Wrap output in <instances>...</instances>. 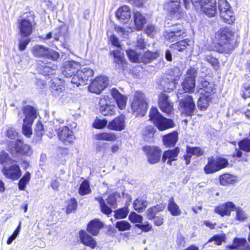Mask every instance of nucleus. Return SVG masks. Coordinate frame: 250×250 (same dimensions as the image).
<instances>
[{
    "label": "nucleus",
    "mask_w": 250,
    "mask_h": 250,
    "mask_svg": "<svg viewBox=\"0 0 250 250\" xmlns=\"http://www.w3.org/2000/svg\"><path fill=\"white\" fill-rule=\"evenodd\" d=\"M198 82L199 88L197 94L200 95L198 101V106L202 110H206L209 105L211 98V93L215 91L214 85L208 82L206 78L201 77Z\"/></svg>",
    "instance_id": "1"
},
{
    "label": "nucleus",
    "mask_w": 250,
    "mask_h": 250,
    "mask_svg": "<svg viewBox=\"0 0 250 250\" xmlns=\"http://www.w3.org/2000/svg\"><path fill=\"white\" fill-rule=\"evenodd\" d=\"M185 7L189 9L193 5L196 10L204 12L209 17L215 16L217 13L216 0H183Z\"/></svg>",
    "instance_id": "2"
},
{
    "label": "nucleus",
    "mask_w": 250,
    "mask_h": 250,
    "mask_svg": "<svg viewBox=\"0 0 250 250\" xmlns=\"http://www.w3.org/2000/svg\"><path fill=\"white\" fill-rule=\"evenodd\" d=\"M233 33L229 28H223L215 34L218 43V51L221 53H229L233 48Z\"/></svg>",
    "instance_id": "3"
},
{
    "label": "nucleus",
    "mask_w": 250,
    "mask_h": 250,
    "mask_svg": "<svg viewBox=\"0 0 250 250\" xmlns=\"http://www.w3.org/2000/svg\"><path fill=\"white\" fill-rule=\"evenodd\" d=\"M150 120L161 131L174 126L173 121L163 117L156 107H152L149 113Z\"/></svg>",
    "instance_id": "4"
},
{
    "label": "nucleus",
    "mask_w": 250,
    "mask_h": 250,
    "mask_svg": "<svg viewBox=\"0 0 250 250\" xmlns=\"http://www.w3.org/2000/svg\"><path fill=\"white\" fill-rule=\"evenodd\" d=\"M133 21L135 25L134 27H129L127 29L123 28L119 26H115V31L125 38L128 36V33L133 31L134 29L140 31L141 30L146 23V19L144 16L140 12L136 11L133 13Z\"/></svg>",
    "instance_id": "5"
},
{
    "label": "nucleus",
    "mask_w": 250,
    "mask_h": 250,
    "mask_svg": "<svg viewBox=\"0 0 250 250\" xmlns=\"http://www.w3.org/2000/svg\"><path fill=\"white\" fill-rule=\"evenodd\" d=\"M131 109L133 114L138 116H144L147 109V103L145 96L140 91L135 92L131 104Z\"/></svg>",
    "instance_id": "6"
},
{
    "label": "nucleus",
    "mask_w": 250,
    "mask_h": 250,
    "mask_svg": "<svg viewBox=\"0 0 250 250\" xmlns=\"http://www.w3.org/2000/svg\"><path fill=\"white\" fill-rule=\"evenodd\" d=\"M24 118L22 125V133L28 138L32 135V125L36 118V110L33 107L27 105L23 108Z\"/></svg>",
    "instance_id": "7"
},
{
    "label": "nucleus",
    "mask_w": 250,
    "mask_h": 250,
    "mask_svg": "<svg viewBox=\"0 0 250 250\" xmlns=\"http://www.w3.org/2000/svg\"><path fill=\"white\" fill-rule=\"evenodd\" d=\"M35 25L33 16L31 15L25 17H21L18 19L17 22L20 35L22 38L28 37L32 34Z\"/></svg>",
    "instance_id": "8"
},
{
    "label": "nucleus",
    "mask_w": 250,
    "mask_h": 250,
    "mask_svg": "<svg viewBox=\"0 0 250 250\" xmlns=\"http://www.w3.org/2000/svg\"><path fill=\"white\" fill-rule=\"evenodd\" d=\"M8 147L10 153L15 157L20 155L30 156L33 153V150L30 146L24 144L21 139H18L16 142H10Z\"/></svg>",
    "instance_id": "9"
},
{
    "label": "nucleus",
    "mask_w": 250,
    "mask_h": 250,
    "mask_svg": "<svg viewBox=\"0 0 250 250\" xmlns=\"http://www.w3.org/2000/svg\"><path fill=\"white\" fill-rule=\"evenodd\" d=\"M196 71L194 69L188 70L184 82L182 83V89H179L177 92L178 99L180 95L186 92H193L195 89V77Z\"/></svg>",
    "instance_id": "10"
},
{
    "label": "nucleus",
    "mask_w": 250,
    "mask_h": 250,
    "mask_svg": "<svg viewBox=\"0 0 250 250\" xmlns=\"http://www.w3.org/2000/svg\"><path fill=\"white\" fill-rule=\"evenodd\" d=\"M33 55L37 57H42L57 61L60 57V53L54 50L45 47L44 45H36L32 48Z\"/></svg>",
    "instance_id": "11"
},
{
    "label": "nucleus",
    "mask_w": 250,
    "mask_h": 250,
    "mask_svg": "<svg viewBox=\"0 0 250 250\" xmlns=\"http://www.w3.org/2000/svg\"><path fill=\"white\" fill-rule=\"evenodd\" d=\"M94 72L89 67L82 68L80 71L76 73L71 77V83L76 87L80 85H85L90 77L93 75Z\"/></svg>",
    "instance_id": "12"
},
{
    "label": "nucleus",
    "mask_w": 250,
    "mask_h": 250,
    "mask_svg": "<svg viewBox=\"0 0 250 250\" xmlns=\"http://www.w3.org/2000/svg\"><path fill=\"white\" fill-rule=\"evenodd\" d=\"M228 164V162L225 158H209L208 163L204 167V171L207 174L212 173L226 167Z\"/></svg>",
    "instance_id": "13"
},
{
    "label": "nucleus",
    "mask_w": 250,
    "mask_h": 250,
    "mask_svg": "<svg viewBox=\"0 0 250 250\" xmlns=\"http://www.w3.org/2000/svg\"><path fill=\"white\" fill-rule=\"evenodd\" d=\"M111 100L108 95H104L99 99V110L104 116H112L116 113V107L114 104H111Z\"/></svg>",
    "instance_id": "14"
},
{
    "label": "nucleus",
    "mask_w": 250,
    "mask_h": 250,
    "mask_svg": "<svg viewBox=\"0 0 250 250\" xmlns=\"http://www.w3.org/2000/svg\"><path fill=\"white\" fill-rule=\"evenodd\" d=\"M182 74L179 68L175 67L170 68L168 71L167 79L170 82L165 85V89L170 92L175 88L176 82L178 81Z\"/></svg>",
    "instance_id": "15"
},
{
    "label": "nucleus",
    "mask_w": 250,
    "mask_h": 250,
    "mask_svg": "<svg viewBox=\"0 0 250 250\" xmlns=\"http://www.w3.org/2000/svg\"><path fill=\"white\" fill-rule=\"evenodd\" d=\"M186 96L185 99L183 100L180 98L179 99L180 103L179 109L183 114L187 116H190L193 112L195 105L191 96L187 94L184 96ZM180 97H182L181 95H180Z\"/></svg>",
    "instance_id": "16"
},
{
    "label": "nucleus",
    "mask_w": 250,
    "mask_h": 250,
    "mask_svg": "<svg viewBox=\"0 0 250 250\" xmlns=\"http://www.w3.org/2000/svg\"><path fill=\"white\" fill-rule=\"evenodd\" d=\"M108 84L107 77L100 76L96 77L88 86L89 90L96 94H100Z\"/></svg>",
    "instance_id": "17"
},
{
    "label": "nucleus",
    "mask_w": 250,
    "mask_h": 250,
    "mask_svg": "<svg viewBox=\"0 0 250 250\" xmlns=\"http://www.w3.org/2000/svg\"><path fill=\"white\" fill-rule=\"evenodd\" d=\"M9 165L3 166L2 171L4 175L6 178L13 180L18 179L21 175V171L19 166L14 162Z\"/></svg>",
    "instance_id": "18"
},
{
    "label": "nucleus",
    "mask_w": 250,
    "mask_h": 250,
    "mask_svg": "<svg viewBox=\"0 0 250 250\" xmlns=\"http://www.w3.org/2000/svg\"><path fill=\"white\" fill-rule=\"evenodd\" d=\"M80 69L81 66L79 62L73 61H66L62 67V73L64 77L69 78L80 71Z\"/></svg>",
    "instance_id": "19"
},
{
    "label": "nucleus",
    "mask_w": 250,
    "mask_h": 250,
    "mask_svg": "<svg viewBox=\"0 0 250 250\" xmlns=\"http://www.w3.org/2000/svg\"><path fill=\"white\" fill-rule=\"evenodd\" d=\"M164 7L169 11L172 18L179 19L184 15V12L180 9V0H170L165 4Z\"/></svg>",
    "instance_id": "20"
},
{
    "label": "nucleus",
    "mask_w": 250,
    "mask_h": 250,
    "mask_svg": "<svg viewBox=\"0 0 250 250\" xmlns=\"http://www.w3.org/2000/svg\"><path fill=\"white\" fill-rule=\"evenodd\" d=\"M158 104L160 109L163 112L167 114H171L173 113V105L167 94L162 93L159 95Z\"/></svg>",
    "instance_id": "21"
},
{
    "label": "nucleus",
    "mask_w": 250,
    "mask_h": 250,
    "mask_svg": "<svg viewBox=\"0 0 250 250\" xmlns=\"http://www.w3.org/2000/svg\"><path fill=\"white\" fill-rule=\"evenodd\" d=\"M144 150L146 153L148 162L155 164L159 162L161 158V149L157 146H145Z\"/></svg>",
    "instance_id": "22"
},
{
    "label": "nucleus",
    "mask_w": 250,
    "mask_h": 250,
    "mask_svg": "<svg viewBox=\"0 0 250 250\" xmlns=\"http://www.w3.org/2000/svg\"><path fill=\"white\" fill-rule=\"evenodd\" d=\"M55 130L57 131L60 140L65 145L70 144L73 142L75 137L73 131L67 126H63L61 130L59 131L56 126Z\"/></svg>",
    "instance_id": "23"
},
{
    "label": "nucleus",
    "mask_w": 250,
    "mask_h": 250,
    "mask_svg": "<svg viewBox=\"0 0 250 250\" xmlns=\"http://www.w3.org/2000/svg\"><path fill=\"white\" fill-rule=\"evenodd\" d=\"M226 250H250V245L245 238L235 237L231 245L226 246Z\"/></svg>",
    "instance_id": "24"
},
{
    "label": "nucleus",
    "mask_w": 250,
    "mask_h": 250,
    "mask_svg": "<svg viewBox=\"0 0 250 250\" xmlns=\"http://www.w3.org/2000/svg\"><path fill=\"white\" fill-rule=\"evenodd\" d=\"M236 206L232 202H228L216 207L215 212L222 216H230L231 211L235 210Z\"/></svg>",
    "instance_id": "25"
},
{
    "label": "nucleus",
    "mask_w": 250,
    "mask_h": 250,
    "mask_svg": "<svg viewBox=\"0 0 250 250\" xmlns=\"http://www.w3.org/2000/svg\"><path fill=\"white\" fill-rule=\"evenodd\" d=\"M186 34V30L180 25L177 28L167 30L164 36L166 39L170 42H173L178 40V38Z\"/></svg>",
    "instance_id": "26"
},
{
    "label": "nucleus",
    "mask_w": 250,
    "mask_h": 250,
    "mask_svg": "<svg viewBox=\"0 0 250 250\" xmlns=\"http://www.w3.org/2000/svg\"><path fill=\"white\" fill-rule=\"evenodd\" d=\"M116 16L121 22L127 23L131 17V11L129 7L124 5L119 7L116 12Z\"/></svg>",
    "instance_id": "27"
},
{
    "label": "nucleus",
    "mask_w": 250,
    "mask_h": 250,
    "mask_svg": "<svg viewBox=\"0 0 250 250\" xmlns=\"http://www.w3.org/2000/svg\"><path fill=\"white\" fill-rule=\"evenodd\" d=\"M111 94L115 100L119 109L121 110L124 109L126 105L127 97L121 94L119 91L115 88H113L111 90Z\"/></svg>",
    "instance_id": "28"
},
{
    "label": "nucleus",
    "mask_w": 250,
    "mask_h": 250,
    "mask_svg": "<svg viewBox=\"0 0 250 250\" xmlns=\"http://www.w3.org/2000/svg\"><path fill=\"white\" fill-rule=\"evenodd\" d=\"M125 117L121 116L115 118L107 125V128L110 130L121 131L125 128Z\"/></svg>",
    "instance_id": "29"
},
{
    "label": "nucleus",
    "mask_w": 250,
    "mask_h": 250,
    "mask_svg": "<svg viewBox=\"0 0 250 250\" xmlns=\"http://www.w3.org/2000/svg\"><path fill=\"white\" fill-rule=\"evenodd\" d=\"M238 146L239 149H235L233 153V157H241L243 154L242 151L246 153L250 152V139L246 138L242 140L238 143Z\"/></svg>",
    "instance_id": "30"
},
{
    "label": "nucleus",
    "mask_w": 250,
    "mask_h": 250,
    "mask_svg": "<svg viewBox=\"0 0 250 250\" xmlns=\"http://www.w3.org/2000/svg\"><path fill=\"white\" fill-rule=\"evenodd\" d=\"M79 237L81 242L85 246L94 249L97 242L95 240L84 230H81L79 232Z\"/></svg>",
    "instance_id": "31"
},
{
    "label": "nucleus",
    "mask_w": 250,
    "mask_h": 250,
    "mask_svg": "<svg viewBox=\"0 0 250 250\" xmlns=\"http://www.w3.org/2000/svg\"><path fill=\"white\" fill-rule=\"evenodd\" d=\"M179 153V149L178 147L165 151L162 157L163 162H166L167 165H171L172 162L177 160Z\"/></svg>",
    "instance_id": "32"
},
{
    "label": "nucleus",
    "mask_w": 250,
    "mask_h": 250,
    "mask_svg": "<svg viewBox=\"0 0 250 250\" xmlns=\"http://www.w3.org/2000/svg\"><path fill=\"white\" fill-rule=\"evenodd\" d=\"M192 45V42L188 39L178 42L171 45L170 48L173 50L183 52L188 48H191Z\"/></svg>",
    "instance_id": "33"
},
{
    "label": "nucleus",
    "mask_w": 250,
    "mask_h": 250,
    "mask_svg": "<svg viewBox=\"0 0 250 250\" xmlns=\"http://www.w3.org/2000/svg\"><path fill=\"white\" fill-rule=\"evenodd\" d=\"M103 227V224L98 219H94L91 221L87 227V231L93 236H97L101 229Z\"/></svg>",
    "instance_id": "34"
},
{
    "label": "nucleus",
    "mask_w": 250,
    "mask_h": 250,
    "mask_svg": "<svg viewBox=\"0 0 250 250\" xmlns=\"http://www.w3.org/2000/svg\"><path fill=\"white\" fill-rule=\"evenodd\" d=\"M63 86L61 79L54 78L51 80V90L55 97H58L62 93Z\"/></svg>",
    "instance_id": "35"
},
{
    "label": "nucleus",
    "mask_w": 250,
    "mask_h": 250,
    "mask_svg": "<svg viewBox=\"0 0 250 250\" xmlns=\"http://www.w3.org/2000/svg\"><path fill=\"white\" fill-rule=\"evenodd\" d=\"M164 145L170 147L175 145L178 140V133L176 131L168 134L163 137V138Z\"/></svg>",
    "instance_id": "36"
},
{
    "label": "nucleus",
    "mask_w": 250,
    "mask_h": 250,
    "mask_svg": "<svg viewBox=\"0 0 250 250\" xmlns=\"http://www.w3.org/2000/svg\"><path fill=\"white\" fill-rule=\"evenodd\" d=\"M167 208L173 216H177L181 214V210L179 206L174 201V199L173 197L169 199Z\"/></svg>",
    "instance_id": "37"
},
{
    "label": "nucleus",
    "mask_w": 250,
    "mask_h": 250,
    "mask_svg": "<svg viewBox=\"0 0 250 250\" xmlns=\"http://www.w3.org/2000/svg\"><path fill=\"white\" fill-rule=\"evenodd\" d=\"M95 139L96 140L112 142L116 140L117 136L116 134L113 132H103L95 135Z\"/></svg>",
    "instance_id": "38"
},
{
    "label": "nucleus",
    "mask_w": 250,
    "mask_h": 250,
    "mask_svg": "<svg viewBox=\"0 0 250 250\" xmlns=\"http://www.w3.org/2000/svg\"><path fill=\"white\" fill-rule=\"evenodd\" d=\"M237 181V177L229 173L224 174L220 177V183L223 186L232 184Z\"/></svg>",
    "instance_id": "39"
},
{
    "label": "nucleus",
    "mask_w": 250,
    "mask_h": 250,
    "mask_svg": "<svg viewBox=\"0 0 250 250\" xmlns=\"http://www.w3.org/2000/svg\"><path fill=\"white\" fill-rule=\"evenodd\" d=\"M165 206L163 205H157L149 208L146 212L147 218L150 220L153 219L157 213L162 211L165 209Z\"/></svg>",
    "instance_id": "40"
},
{
    "label": "nucleus",
    "mask_w": 250,
    "mask_h": 250,
    "mask_svg": "<svg viewBox=\"0 0 250 250\" xmlns=\"http://www.w3.org/2000/svg\"><path fill=\"white\" fill-rule=\"evenodd\" d=\"M220 16L225 22L229 24L233 23L235 20L233 12L231 8L225 10V11H223V12L220 13Z\"/></svg>",
    "instance_id": "41"
},
{
    "label": "nucleus",
    "mask_w": 250,
    "mask_h": 250,
    "mask_svg": "<svg viewBox=\"0 0 250 250\" xmlns=\"http://www.w3.org/2000/svg\"><path fill=\"white\" fill-rule=\"evenodd\" d=\"M148 205L146 201L141 199H136L133 203V208L137 212L141 213L143 212Z\"/></svg>",
    "instance_id": "42"
},
{
    "label": "nucleus",
    "mask_w": 250,
    "mask_h": 250,
    "mask_svg": "<svg viewBox=\"0 0 250 250\" xmlns=\"http://www.w3.org/2000/svg\"><path fill=\"white\" fill-rule=\"evenodd\" d=\"M95 199L100 204L101 210L103 213L106 214L107 215H109L111 213V209L106 205L105 201L102 197H96Z\"/></svg>",
    "instance_id": "43"
},
{
    "label": "nucleus",
    "mask_w": 250,
    "mask_h": 250,
    "mask_svg": "<svg viewBox=\"0 0 250 250\" xmlns=\"http://www.w3.org/2000/svg\"><path fill=\"white\" fill-rule=\"evenodd\" d=\"M157 56L156 52H151L149 51L146 52L144 54L141 53L140 62H147L155 59Z\"/></svg>",
    "instance_id": "44"
},
{
    "label": "nucleus",
    "mask_w": 250,
    "mask_h": 250,
    "mask_svg": "<svg viewBox=\"0 0 250 250\" xmlns=\"http://www.w3.org/2000/svg\"><path fill=\"white\" fill-rule=\"evenodd\" d=\"M113 55L114 58V62L118 65H122L124 67V64L125 62L123 56V54L119 50H115L113 51Z\"/></svg>",
    "instance_id": "45"
},
{
    "label": "nucleus",
    "mask_w": 250,
    "mask_h": 250,
    "mask_svg": "<svg viewBox=\"0 0 250 250\" xmlns=\"http://www.w3.org/2000/svg\"><path fill=\"white\" fill-rule=\"evenodd\" d=\"M43 125L40 122L36 124V127L35 129L34 139L36 142H39L42 140V136L43 135Z\"/></svg>",
    "instance_id": "46"
},
{
    "label": "nucleus",
    "mask_w": 250,
    "mask_h": 250,
    "mask_svg": "<svg viewBox=\"0 0 250 250\" xmlns=\"http://www.w3.org/2000/svg\"><path fill=\"white\" fill-rule=\"evenodd\" d=\"M129 209L126 207L118 209L115 211L114 217L116 219L125 218L128 215Z\"/></svg>",
    "instance_id": "47"
},
{
    "label": "nucleus",
    "mask_w": 250,
    "mask_h": 250,
    "mask_svg": "<svg viewBox=\"0 0 250 250\" xmlns=\"http://www.w3.org/2000/svg\"><path fill=\"white\" fill-rule=\"evenodd\" d=\"M91 189L89 187V182L87 181H83L80 185L79 193L82 196H84L90 193Z\"/></svg>",
    "instance_id": "48"
},
{
    "label": "nucleus",
    "mask_w": 250,
    "mask_h": 250,
    "mask_svg": "<svg viewBox=\"0 0 250 250\" xmlns=\"http://www.w3.org/2000/svg\"><path fill=\"white\" fill-rule=\"evenodd\" d=\"M127 56L132 62H140L141 53L136 52L132 49H129L126 51Z\"/></svg>",
    "instance_id": "49"
},
{
    "label": "nucleus",
    "mask_w": 250,
    "mask_h": 250,
    "mask_svg": "<svg viewBox=\"0 0 250 250\" xmlns=\"http://www.w3.org/2000/svg\"><path fill=\"white\" fill-rule=\"evenodd\" d=\"M115 227L119 231H121L128 230L131 228L130 223L124 220L117 222Z\"/></svg>",
    "instance_id": "50"
},
{
    "label": "nucleus",
    "mask_w": 250,
    "mask_h": 250,
    "mask_svg": "<svg viewBox=\"0 0 250 250\" xmlns=\"http://www.w3.org/2000/svg\"><path fill=\"white\" fill-rule=\"evenodd\" d=\"M236 211V219L239 221H244L248 218V215L244 210L241 208H237L235 209Z\"/></svg>",
    "instance_id": "51"
},
{
    "label": "nucleus",
    "mask_w": 250,
    "mask_h": 250,
    "mask_svg": "<svg viewBox=\"0 0 250 250\" xmlns=\"http://www.w3.org/2000/svg\"><path fill=\"white\" fill-rule=\"evenodd\" d=\"M14 162L13 161L11 160L8 154L4 151H2L0 155V163L2 164L3 166L4 165L8 166L9 165L12 164Z\"/></svg>",
    "instance_id": "52"
},
{
    "label": "nucleus",
    "mask_w": 250,
    "mask_h": 250,
    "mask_svg": "<svg viewBox=\"0 0 250 250\" xmlns=\"http://www.w3.org/2000/svg\"><path fill=\"white\" fill-rule=\"evenodd\" d=\"M57 69V65L50 66V64L46 65L43 67V74L45 75H52L56 73V71Z\"/></svg>",
    "instance_id": "53"
},
{
    "label": "nucleus",
    "mask_w": 250,
    "mask_h": 250,
    "mask_svg": "<svg viewBox=\"0 0 250 250\" xmlns=\"http://www.w3.org/2000/svg\"><path fill=\"white\" fill-rule=\"evenodd\" d=\"M128 219L133 223H141L143 221V217L135 212H131L130 213Z\"/></svg>",
    "instance_id": "54"
},
{
    "label": "nucleus",
    "mask_w": 250,
    "mask_h": 250,
    "mask_svg": "<svg viewBox=\"0 0 250 250\" xmlns=\"http://www.w3.org/2000/svg\"><path fill=\"white\" fill-rule=\"evenodd\" d=\"M187 151L188 153H191L192 155L196 156H200L203 154V151L199 147H188Z\"/></svg>",
    "instance_id": "55"
},
{
    "label": "nucleus",
    "mask_w": 250,
    "mask_h": 250,
    "mask_svg": "<svg viewBox=\"0 0 250 250\" xmlns=\"http://www.w3.org/2000/svg\"><path fill=\"white\" fill-rule=\"evenodd\" d=\"M77 207V202L75 198H71L68 201V205L66 208V213H70L73 210L76 209Z\"/></svg>",
    "instance_id": "56"
},
{
    "label": "nucleus",
    "mask_w": 250,
    "mask_h": 250,
    "mask_svg": "<svg viewBox=\"0 0 250 250\" xmlns=\"http://www.w3.org/2000/svg\"><path fill=\"white\" fill-rule=\"evenodd\" d=\"M225 238L223 235H215L210 238L208 243L215 241V244L217 245H221L222 242H225Z\"/></svg>",
    "instance_id": "57"
},
{
    "label": "nucleus",
    "mask_w": 250,
    "mask_h": 250,
    "mask_svg": "<svg viewBox=\"0 0 250 250\" xmlns=\"http://www.w3.org/2000/svg\"><path fill=\"white\" fill-rule=\"evenodd\" d=\"M107 124V121L105 119L96 120L93 124V126L95 128L100 129L105 127Z\"/></svg>",
    "instance_id": "58"
},
{
    "label": "nucleus",
    "mask_w": 250,
    "mask_h": 250,
    "mask_svg": "<svg viewBox=\"0 0 250 250\" xmlns=\"http://www.w3.org/2000/svg\"><path fill=\"white\" fill-rule=\"evenodd\" d=\"M176 247L178 248L184 247L186 245V241L185 237L181 234H178L176 240Z\"/></svg>",
    "instance_id": "59"
},
{
    "label": "nucleus",
    "mask_w": 250,
    "mask_h": 250,
    "mask_svg": "<svg viewBox=\"0 0 250 250\" xmlns=\"http://www.w3.org/2000/svg\"><path fill=\"white\" fill-rule=\"evenodd\" d=\"M136 227L141 229L143 232H147L150 231L152 229V226L148 222H146L144 224H136Z\"/></svg>",
    "instance_id": "60"
},
{
    "label": "nucleus",
    "mask_w": 250,
    "mask_h": 250,
    "mask_svg": "<svg viewBox=\"0 0 250 250\" xmlns=\"http://www.w3.org/2000/svg\"><path fill=\"white\" fill-rule=\"evenodd\" d=\"M219 9L220 13L230 8V6L226 0H219Z\"/></svg>",
    "instance_id": "61"
},
{
    "label": "nucleus",
    "mask_w": 250,
    "mask_h": 250,
    "mask_svg": "<svg viewBox=\"0 0 250 250\" xmlns=\"http://www.w3.org/2000/svg\"><path fill=\"white\" fill-rule=\"evenodd\" d=\"M205 59L212 66H215L218 64V62L217 59L210 54H206Z\"/></svg>",
    "instance_id": "62"
},
{
    "label": "nucleus",
    "mask_w": 250,
    "mask_h": 250,
    "mask_svg": "<svg viewBox=\"0 0 250 250\" xmlns=\"http://www.w3.org/2000/svg\"><path fill=\"white\" fill-rule=\"evenodd\" d=\"M6 135L10 139H15L18 137V133L14 128L9 127L6 130Z\"/></svg>",
    "instance_id": "63"
},
{
    "label": "nucleus",
    "mask_w": 250,
    "mask_h": 250,
    "mask_svg": "<svg viewBox=\"0 0 250 250\" xmlns=\"http://www.w3.org/2000/svg\"><path fill=\"white\" fill-rule=\"evenodd\" d=\"M117 196L116 194H112L110 195L106 199L107 203L111 206L115 208L116 206L117 203Z\"/></svg>",
    "instance_id": "64"
}]
</instances>
